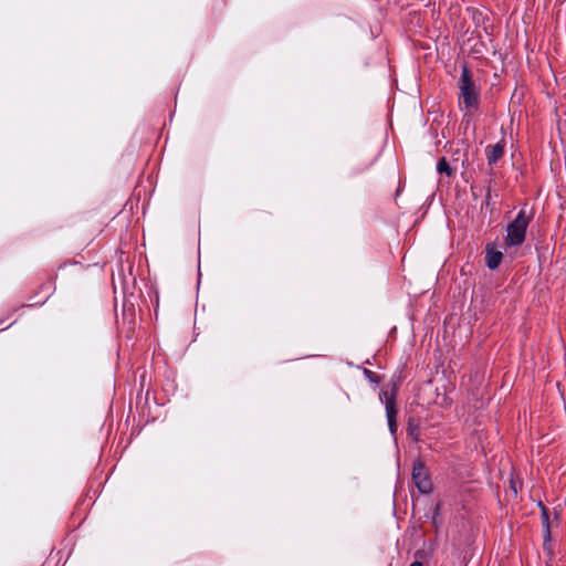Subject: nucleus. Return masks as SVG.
<instances>
[{
  "instance_id": "12",
  "label": "nucleus",
  "mask_w": 566,
  "mask_h": 566,
  "mask_svg": "<svg viewBox=\"0 0 566 566\" xmlns=\"http://www.w3.org/2000/svg\"><path fill=\"white\" fill-rule=\"evenodd\" d=\"M437 171L439 174H446L448 177L454 176V169L451 168L446 157L439 159L437 164Z\"/></svg>"
},
{
  "instance_id": "17",
  "label": "nucleus",
  "mask_w": 566,
  "mask_h": 566,
  "mask_svg": "<svg viewBox=\"0 0 566 566\" xmlns=\"http://www.w3.org/2000/svg\"><path fill=\"white\" fill-rule=\"evenodd\" d=\"M373 165V160H370L367 165H365V167H361V168H357L356 169V174H360L363 172L365 169H367L368 167H370Z\"/></svg>"
},
{
  "instance_id": "1",
  "label": "nucleus",
  "mask_w": 566,
  "mask_h": 566,
  "mask_svg": "<svg viewBox=\"0 0 566 566\" xmlns=\"http://www.w3.org/2000/svg\"><path fill=\"white\" fill-rule=\"evenodd\" d=\"M459 101L463 102L468 112L476 111L480 106V90L473 81L470 66L464 63L461 66V76L458 83Z\"/></svg>"
},
{
  "instance_id": "19",
  "label": "nucleus",
  "mask_w": 566,
  "mask_h": 566,
  "mask_svg": "<svg viewBox=\"0 0 566 566\" xmlns=\"http://www.w3.org/2000/svg\"><path fill=\"white\" fill-rule=\"evenodd\" d=\"M409 566H423L421 562L415 560Z\"/></svg>"
},
{
  "instance_id": "6",
  "label": "nucleus",
  "mask_w": 566,
  "mask_h": 566,
  "mask_svg": "<svg viewBox=\"0 0 566 566\" xmlns=\"http://www.w3.org/2000/svg\"><path fill=\"white\" fill-rule=\"evenodd\" d=\"M503 259V253L495 249L494 243L485 245V265L490 270H495L500 266Z\"/></svg>"
},
{
  "instance_id": "15",
  "label": "nucleus",
  "mask_w": 566,
  "mask_h": 566,
  "mask_svg": "<svg viewBox=\"0 0 566 566\" xmlns=\"http://www.w3.org/2000/svg\"><path fill=\"white\" fill-rule=\"evenodd\" d=\"M227 0H213L212 8L216 10H221L226 6Z\"/></svg>"
},
{
  "instance_id": "20",
  "label": "nucleus",
  "mask_w": 566,
  "mask_h": 566,
  "mask_svg": "<svg viewBox=\"0 0 566 566\" xmlns=\"http://www.w3.org/2000/svg\"><path fill=\"white\" fill-rule=\"evenodd\" d=\"M554 516H555V520H557V521L559 520V514L556 511H554Z\"/></svg>"
},
{
  "instance_id": "4",
  "label": "nucleus",
  "mask_w": 566,
  "mask_h": 566,
  "mask_svg": "<svg viewBox=\"0 0 566 566\" xmlns=\"http://www.w3.org/2000/svg\"><path fill=\"white\" fill-rule=\"evenodd\" d=\"M397 389H392L389 395L388 391L382 390L380 392V400L385 402L386 416L389 431L392 436H396L398 430L397 415L398 407L396 402Z\"/></svg>"
},
{
  "instance_id": "13",
  "label": "nucleus",
  "mask_w": 566,
  "mask_h": 566,
  "mask_svg": "<svg viewBox=\"0 0 566 566\" xmlns=\"http://www.w3.org/2000/svg\"><path fill=\"white\" fill-rule=\"evenodd\" d=\"M440 510H441V503H437L433 509L432 517H431V523L436 530H438L439 525H440V522H439Z\"/></svg>"
},
{
  "instance_id": "10",
  "label": "nucleus",
  "mask_w": 566,
  "mask_h": 566,
  "mask_svg": "<svg viewBox=\"0 0 566 566\" xmlns=\"http://www.w3.org/2000/svg\"><path fill=\"white\" fill-rule=\"evenodd\" d=\"M474 33L475 32H472V35L467 41L468 43H470L471 41L475 40L473 45H471L469 49V55H472L473 57L479 59L483 55V53L485 51V44L482 41L481 34L476 33V36H474Z\"/></svg>"
},
{
  "instance_id": "22",
  "label": "nucleus",
  "mask_w": 566,
  "mask_h": 566,
  "mask_svg": "<svg viewBox=\"0 0 566 566\" xmlns=\"http://www.w3.org/2000/svg\"><path fill=\"white\" fill-rule=\"evenodd\" d=\"M0 326H3V321H0Z\"/></svg>"
},
{
  "instance_id": "5",
  "label": "nucleus",
  "mask_w": 566,
  "mask_h": 566,
  "mask_svg": "<svg viewBox=\"0 0 566 566\" xmlns=\"http://www.w3.org/2000/svg\"><path fill=\"white\" fill-rule=\"evenodd\" d=\"M537 506L541 510V518H542L543 536H544L543 546L546 549L551 545V539H552L549 510L542 501H538Z\"/></svg>"
},
{
  "instance_id": "9",
  "label": "nucleus",
  "mask_w": 566,
  "mask_h": 566,
  "mask_svg": "<svg viewBox=\"0 0 566 566\" xmlns=\"http://www.w3.org/2000/svg\"><path fill=\"white\" fill-rule=\"evenodd\" d=\"M40 279L42 282L40 283L39 289L36 290L35 293L46 294L44 301L41 302L43 304L55 291V275L51 273H42V276Z\"/></svg>"
},
{
  "instance_id": "18",
  "label": "nucleus",
  "mask_w": 566,
  "mask_h": 566,
  "mask_svg": "<svg viewBox=\"0 0 566 566\" xmlns=\"http://www.w3.org/2000/svg\"><path fill=\"white\" fill-rule=\"evenodd\" d=\"M129 316H130L129 324L134 325V324H135V319H134V317H135V313H134V310H133V308L130 310Z\"/></svg>"
},
{
  "instance_id": "11",
  "label": "nucleus",
  "mask_w": 566,
  "mask_h": 566,
  "mask_svg": "<svg viewBox=\"0 0 566 566\" xmlns=\"http://www.w3.org/2000/svg\"><path fill=\"white\" fill-rule=\"evenodd\" d=\"M421 422L419 418L409 417L407 421V436L413 441L418 442L421 436Z\"/></svg>"
},
{
  "instance_id": "14",
  "label": "nucleus",
  "mask_w": 566,
  "mask_h": 566,
  "mask_svg": "<svg viewBox=\"0 0 566 566\" xmlns=\"http://www.w3.org/2000/svg\"><path fill=\"white\" fill-rule=\"evenodd\" d=\"M364 375L366 376V378L370 381V382H375V384H379L381 381V378L379 375H377L376 373H374L373 370L370 369H367L365 368L364 369Z\"/></svg>"
},
{
  "instance_id": "8",
  "label": "nucleus",
  "mask_w": 566,
  "mask_h": 566,
  "mask_svg": "<svg viewBox=\"0 0 566 566\" xmlns=\"http://www.w3.org/2000/svg\"><path fill=\"white\" fill-rule=\"evenodd\" d=\"M468 13L470 14L474 25L476 28H483V30L490 34L489 32V25H488V22H489V15L488 13H485L484 11H482L481 9L479 8H475V7H469L467 9Z\"/></svg>"
},
{
  "instance_id": "3",
  "label": "nucleus",
  "mask_w": 566,
  "mask_h": 566,
  "mask_svg": "<svg viewBox=\"0 0 566 566\" xmlns=\"http://www.w3.org/2000/svg\"><path fill=\"white\" fill-rule=\"evenodd\" d=\"M411 478L420 493L428 494L432 491V481L429 471L421 459H417L413 462Z\"/></svg>"
},
{
  "instance_id": "21",
  "label": "nucleus",
  "mask_w": 566,
  "mask_h": 566,
  "mask_svg": "<svg viewBox=\"0 0 566 566\" xmlns=\"http://www.w3.org/2000/svg\"><path fill=\"white\" fill-rule=\"evenodd\" d=\"M12 324L6 326V327H1L0 331H6L7 328H9Z\"/></svg>"
},
{
  "instance_id": "16",
  "label": "nucleus",
  "mask_w": 566,
  "mask_h": 566,
  "mask_svg": "<svg viewBox=\"0 0 566 566\" xmlns=\"http://www.w3.org/2000/svg\"><path fill=\"white\" fill-rule=\"evenodd\" d=\"M485 207H490L491 206V188L488 187L486 189V193H485V199H484V203H483Z\"/></svg>"
},
{
  "instance_id": "7",
  "label": "nucleus",
  "mask_w": 566,
  "mask_h": 566,
  "mask_svg": "<svg viewBox=\"0 0 566 566\" xmlns=\"http://www.w3.org/2000/svg\"><path fill=\"white\" fill-rule=\"evenodd\" d=\"M486 160L489 166H494L505 154V140L501 139L499 143L492 146H488L485 149Z\"/></svg>"
},
{
  "instance_id": "2",
  "label": "nucleus",
  "mask_w": 566,
  "mask_h": 566,
  "mask_svg": "<svg viewBox=\"0 0 566 566\" xmlns=\"http://www.w3.org/2000/svg\"><path fill=\"white\" fill-rule=\"evenodd\" d=\"M530 222L531 218L526 216L525 210H520L515 219L506 228L507 233L504 237L505 247L522 245L525 241Z\"/></svg>"
}]
</instances>
